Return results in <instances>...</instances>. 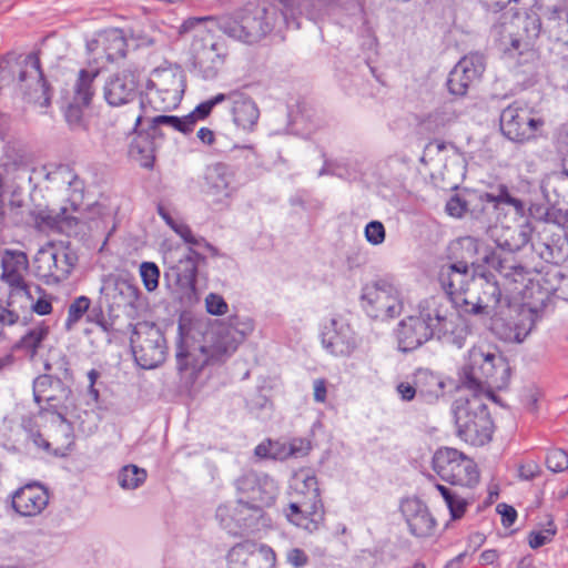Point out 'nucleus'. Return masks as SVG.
<instances>
[{
    "mask_svg": "<svg viewBox=\"0 0 568 568\" xmlns=\"http://www.w3.org/2000/svg\"><path fill=\"white\" fill-rule=\"evenodd\" d=\"M160 115L153 116L149 121V126L144 131L145 133H152V140H155L158 143H160V146L162 145L163 139H164V132L162 131L161 126L165 125L169 126L166 123H158L155 120Z\"/></svg>",
    "mask_w": 568,
    "mask_h": 568,
    "instance_id": "bf43d9fd",
    "label": "nucleus"
},
{
    "mask_svg": "<svg viewBox=\"0 0 568 568\" xmlns=\"http://www.w3.org/2000/svg\"><path fill=\"white\" fill-rule=\"evenodd\" d=\"M480 200L493 203L495 206L501 204L510 205L515 212L523 216L525 214V204L521 200L514 197L505 184H498L491 192H486L480 195Z\"/></svg>",
    "mask_w": 568,
    "mask_h": 568,
    "instance_id": "4c0bfd02",
    "label": "nucleus"
},
{
    "mask_svg": "<svg viewBox=\"0 0 568 568\" xmlns=\"http://www.w3.org/2000/svg\"><path fill=\"white\" fill-rule=\"evenodd\" d=\"M287 561L294 567H303L307 564V555L300 548H293L287 552Z\"/></svg>",
    "mask_w": 568,
    "mask_h": 568,
    "instance_id": "052dcab7",
    "label": "nucleus"
},
{
    "mask_svg": "<svg viewBox=\"0 0 568 568\" xmlns=\"http://www.w3.org/2000/svg\"><path fill=\"white\" fill-rule=\"evenodd\" d=\"M57 365L58 369L60 371L61 375L63 378H69L71 377V373H70V368H69V362L67 361L65 356H62L60 358V361H58L57 363H50V362H47L44 367L47 371H51L53 369V366Z\"/></svg>",
    "mask_w": 568,
    "mask_h": 568,
    "instance_id": "0e129e2a",
    "label": "nucleus"
},
{
    "mask_svg": "<svg viewBox=\"0 0 568 568\" xmlns=\"http://www.w3.org/2000/svg\"><path fill=\"white\" fill-rule=\"evenodd\" d=\"M445 210L453 217H462L467 211V203L458 195H454L447 201Z\"/></svg>",
    "mask_w": 568,
    "mask_h": 568,
    "instance_id": "864d4df0",
    "label": "nucleus"
},
{
    "mask_svg": "<svg viewBox=\"0 0 568 568\" xmlns=\"http://www.w3.org/2000/svg\"><path fill=\"white\" fill-rule=\"evenodd\" d=\"M476 274H469V267L466 262H457L445 265L439 272V282L446 294L450 297L466 292L469 280Z\"/></svg>",
    "mask_w": 568,
    "mask_h": 568,
    "instance_id": "c85d7f7f",
    "label": "nucleus"
},
{
    "mask_svg": "<svg viewBox=\"0 0 568 568\" xmlns=\"http://www.w3.org/2000/svg\"><path fill=\"white\" fill-rule=\"evenodd\" d=\"M140 276L146 291L153 292L159 286L160 268L153 262H143L140 265Z\"/></svg>",
    "mask_w": 568,
    "mask_h": 568,
    "instance_id": "c03bdc74",
    "label": "nucleus"
},
{
    "mask_svg": "<svg viewBox=\"0 0 568 568\" xmlns=\"http://www.w3.org/2000/svg\"><path fill=\"white\" fill-rule=\"evenodd\" d=\"M400 511L406 520L409 532L417 538H426L434 534L436 520L428 507L418 498H406L400 504Z\"/></svg>",
    "mask_w": 568,
    "mask_h": 568,
    "instance_id": "412c9836",
    "label": "nucleus"
},
{
    "mask_svg": "<svg viewBox=\"0 0 568 568\" xmlns=\"http://www.w3.org/2000/svg\"><path fill=\"white\" fill-rule=\"evenodd\" d=\"M457 436L473 446H484L491 440L494 422L481 394L471 393L454 403Z\"/></svg>",
    "mask_w": 568,
    "mask_h": 568,
    "instance_id": "20e7f679",
    "label": "nucleus"
},
{
    "mask_svg": "<svg viewBox=\"0 0 568 568\" xmlns=\"http://www.w3.org/2000/svg\"><path fill=\"white\" fill-rule=\"evenodd\" d=\"M324 348L335 356H347L355 348V341L348 325L332 318L322 333Z\"/></svg>",
    "mask_w": 568,
    "mask_h": 568,
    "instance_id": "b1692460",
    "label": "nucleus"
},
{
    "mask_svg": "<svg viewBox=\"0 0 568 568\" xmlns=\"http://www.w3.org/2000/svg\"><path fill=\"white\" fill-rule=\"evenodd\" d=\"M426 318L432 322L434 337L457 348L464 347L470 335L467 321L444 297L426 298Z\"/></svg>",
    "mask_w": 568,
    "mask_h": 568,
    "instance_id": "39448f33",
    "label": "nucleus"
},
{
    "mask_svg": "<svg viewBox=\"0 0 568 568\" xmlns=\"http://www.w3.org/2000/svg\"><path fill=\"white\" fill-rule=\"evenodd\" d=\"M99 75L98 70H80L74 84V102L89 105L94 94L93 82Z\"/></svg>",
    "mask_w": 568,
    "mask_h": 568,
    "instance_id": "58836bf2",
    "label": "nucleus"
},
{
    "mask_svg": "<svg viewBox=\"0 0 568 568\" xmlns=\"http://www.w3.org/2000/svg\"><path fill=\"white\" fill-rule=\"evenodd\" d=\"M49 327L44 324L37 325L30 328L19 342L16 343V351H23L30 358H33L41 343L47 338Z\"/></svg>",
    "mask_w": 568,
    "mask_h": 568,
    "instance_id": "e433bc0d",
    "label": "nucleus"
},
{
    "mask_svg": "<svg viewBox=\"0 0 568 568\" xmlns=\"http://www.w3.org/2000/svg\"><path fill=\"white\" fill-rule=\"evenodd\" d=\"M33 312L39 315H48L52 311L51 302L45 298H39L36 303L31 305Z\"/></svg>",
    "mask_w": 568,
    "mask_h": 568,
    "instance_id": "338daca9",
    "label": "nucleus"
},
{
    "mask_svg": "<svg viewBox=\"0 0 568 568\" xmlns=\"http://www.w3.org/2000/svg\"><path fill=\"white\" fill-rule=\"evenodd\" d=\"M510 365L493 346H473L462 368V385L471 393H485L493 398V389H505L510 381Z\"/></svg>",
    "mask_w": 568,
    "mask_h": 568,
    "instance_id": "f03ea898",
    "label": "nucleus"
},
{
    "mask_svg": "<svg viewBox=\"0 0 568 568\" xmlns=\"http://www.w3.org/2000/svg\"><path fill=\"white\" fill-rule=\"evenodd\" d=\"M531 45L532 43L526 42V38L523 34H520V32L516 33L515 36L510 34V48L514 51L523 53L524 51L528 50Z\"/></svg>",
    "mask_w": 568,
    "mask_h": 568,
    "instance_id": "680f3d73",
    "label": "nucleus"
},
{
    "mask_svg": "<svg viewBox=\"0 0 568 568\" xmlns=\"http://www.w3.org/2000/svg\"><path fill=\"white\" fill-rule=\"evenodd\" d=\"M251 320L232 316L227 321H216L205 334V341L217 362L229 356L252 333Z\"/></svg>",
    "mask_w": 568,
    "mask_h": 568,
    "instance_id": "9b49d317",
    "label": "nucleus"
},
{
    "mask_svg": "<svg viewBox=\"0 0 568 568\" xmlns=\"http://www.w3.org/2000/svg\"><path fill=\"white\" fill-rule=\"evenodd\" d=\"M58 388L62 393H69L70 390L64 387L60 377H53L50 374H43L37 377L33 382V397L37 404H41V402H45V407H40L39 415L42 416L44 414H52L57 417L60 423H67V418L63 413H61L58 408V405L54 404L57 396L51 392V388Z\"/></svg>",
    "mask_w": 568,
    "mask_h": 568,
    "instance_id": "5701e85b",
    "label": "nucleus"
},
{
    "mask_svg": "<svg viewBox=\"0 0 568 568\" xmlns=\"http://www.w3.org/2000/svg\"><path fill=\"white\" fill-rule=\"evenodd\" d=\"M499 122L501 133L508 140L518 143L532 139L538 128L542 125L541 120L532 118L529 110L518 103L505 108Z\"/></svg>",
    "mask_w": 568,
    "mask_h": 568,
    "instance_id": "4468645a",
    "label": "nucleus"
},
{
    "mask_svg": "<svg viewBox=\"0 0 568 568\" xmlns=\"http://www.w3.org/2000/svg\"><path fill=\"white\" fill-rule=\"evenodd\" d=\"M91 301L87 296L77 297L69 306L67 327L71 328L88 312Z\"/></svg>",
    "mask_w": 568,
    "mask_h": 568,
    "instance_id": "a18cd8bd",
    "label": "nucleus"
},
{
    "mask_svg": "<svg viewBox=\"0 0 568 568\" xmlns=\"http://www.w3.org/2000/svg\"><path fill=\"white\" fill-rule=\"evenodd\" d=\"M517 27L521 30L520 34L526 38V42L534 44L541 32V20L535 12L517 16Z\"/></svg>",
    "mask_w": 568,
    "mask_h": 568,
    "instance_id": "79ce46f5",
    "label": "nucleus"
},
{
    "mask_svg": "<svg viewBox=\"0 0 568 568\" xmlns=\"http://www.w3.org/2000/svg\"><path fill=\"white\" fill-rule=\"evenodd\" d=\"M418 396L426 402L437 399L444 393V383L427 371H420L416 375Z\"/></svg>",
    "mask_w": 568,
    "mask_h": 568,
    "instance_id": "c9c22d12",
    "label": "nucleus"
},
{
    "mask_svg": "<svg viewBox=\"0 0 568 568\" xmlns=\"http://www.w3.org/2000/svg\"><path fill=\"white\" fill-rule=\"evenodd\" d=\"M81 103H71L65 110L64 116L71 129L75 130L82 126L83 112Z\"/></svg>",
    "mask_w": 568,
    "mask_h": 568,
    "instance_id": "603ef678",
    "label": "nucleus"
},
{
    "mask_svg": "<svg viewBox=\"0 0 568 568\" xmlns=\"http://www.w3.org/2000/svg\"><path fill=\"white\" fill-rule=\"evenodd\" d=\"M192 64L204 79L216 78L225 63L227 49L224 41L216 39L205 29L199 30L191 44Z\"/></svg>",
    "mask_w": 568,
    "mask_h": 568,
    "instance_id": "1a4fd4ad",
    "label": "nucleus"
},
{
    "mask_svg": "<svg viewBox=\"0 0 568 568\" xmlns=\"http://www.w3.org/2000/svg\"><path fill=\"white\" fill-rule=\"evenodd\" d=\"M204 179L206 193L217 196L219 199L229 196L233 173L226 164L214 163L209 165Z\"/></svg>",
    "mask_w": 568,
    "mask_h": 568,
    "instance_id": "473e14b6",
    "label": "nucleus"
},
{
    "mask_svg": "<svg viewBox=\"0 0 568 568\" xmlns=\"http://www.w3.org/2000/svg\"><path fill=\"white\" fill-rule=\"evenodd\" d=\"M546 465L552 473H560L568 468V455L564 449H551L546 457Z\"/></svg>",
    "mask_w": 568,
    "mask_h": 568,
    "instance_id": "49530a36",
    "label": "nucleus"
},
{
    "mask_svg": "<svg viewBox=\"0 0 568 568\" xmlns=\"http://www.w3.org/2000/svg\"><path fill=\"white\" fill-rule=\"evenodd\" d=\"M447 506L449 508L452 518L459 519L465 514L467 503L464 498L455 494L453 499H450V504H447Z\"/></svg>",
    "mask_w": 568,
    "mask_h": 568,
    "instance_id": "6e6d98bb",
    "label": "nucleus"
},
{
    "mask_svg": "<svg viewBox=\"0 0 568 568\" xmlns=\"http://www.w3.org/2000/svg\"><path fill=\"white\" fill-rule=\"evenodd\" d=\"M140 75L133 70H123L113 74L103 88L104 99L112 106H121L139 95Z\"/></svg>",
    "mask_w": 568,
    "mask_h": 568,
    "instance_id": "6ab92c4d",
    "label": "nucleus"
},
{
    "mask_svg": "<svg viewBox=\"0 0 568 568\" xmlns=\"http://www.w3.org/2000/svg\"><path fill=\"white\" fill-rule=\"evenodd\" d=\"M106 40L110 47L106 48L109 59H115L125 54V40L119 31L108 33Z\"/></svg>",
    "mask_w": 568,
    "mask_h": 568,
    "instance_id": "09e8293b",
    "label": "nucleus"
},
{
    "mask_svg": "<svg viewBox=\"0 0 568 568\" xmlns=\"http://www.w3.org/2000/svg\"><path fill=\"white\" fill-rule=\"evenodd\" d=\"M19 81L26 83V94L29 100L41 108L50 105L51 92L41 70L37 53H29L22 61Z\"/></svg>",
    "mask_w": 568,
    "mask_h": 568,
    "instance_id": "f3484780",
    "label": "nucleus"
},
{
    "mask_svg": "<svg viewBox=\"0 0 568 568\" xmlns=\"http://www.w3.org/2000/svg\"><path fill=\"white\" fill-rule=\"evenodd\" d=\"M491 236L498 248L514 253L521 250L530 241L531 229L529 224L500 226L493 229Z\"/></svg>",
    "mask_w": 568,
    "mask_h": 568,
    "instance_id": "bb28decb",
    "label": "nucleus"
},
{
    "mask_svg": "<svg viewBox=\"0 0 568 568\" xmlns=\"http://www.w3.org/2000/svg\"><path fill=\"white\" fill-rule=\"evenodd\" d=\"M483 261L503 277L514 283L524 282L529 275V270L521 263L511 256H503L496 251L487 252Z\"/></svg>",
    "mask_w": 568,
    "mask_h": 568,
    "instance_id": "c756f323",
    "label": "nucleus"
},
{
    "mask_svg": "<svg viewBox=\"0 0 568 568\" xmlns=\"http://www.w3.org/2000/svg\"><path fill=\"white\" fill-rule=\"evenodd\" d=\"M284 514L290 523L310 532L317 530L324 521V506L312 507L308 503H288Z\"/></svg>",
    "mask_w": 568,
    "mask_h": 568,
    "instance_id": "cd10ccee",
    "label": "nucleus"
},
{
    "mask_svg": "<svg viewBox=\"0 0 568 568\" xmlns=\"http://www.w3.org/2000/svg\"><path fill=\"white\" fill-rule=\"evenodd\" d=\"M78 256L69 246L50 244L38 251L34 257L37 275L47 284H57L68 278Z\"/></svg>",
    "mask_w": 568,
    "mask_h": 568,
    "instance_id": "ddd939ff",
    "label": "nucleus"
},
{
    "mask_svg": "<svg viewBox=\"0 0 568 568\" xmlns=\"http://www.w3.org/2000/svg\"><path fill=\"white\" fill-rule=\"evenodd\" d=\"M534 327V320L531 310L523 311L520 313V320L514 323V328H510L509 333L505 334L503 338L509 342L521 343L530 333Z\"/></svg>",
    "mask_w": 568,
    "mask_h": 568,
    "instance_id": "37998d69",
    "label": "nucleus"
},
{
    "mask_svg": "<svg viewBox=\"0 0 568 568\" xmlns=\"http://www.w3.org/2000/svg\"><path fill=\"white\" fill-rule=\"evenodd\" d=\"M217 362L207 345L186 347L181 341L176 349V363L180 372L191 369L192 376L196 375L210 363Z\"/></svg>",
    "mask_w": 568,
    "mask_h": 568,
    "instance_id": "a878e982",
    "label": "nucleus"
},
{
    "mask_svg": "<svg viewBox=\"0 0 568 568\" xmlns=\"http://www.w3.org/2000/svg\"><path fill=\"white\" fill-rule=\"evenodd\" d=\"M227 561L230 568H272L275 554L265 545L245 540L231 548Z\"/></svg>",
    "mask_w": 568,
    "mask_h": 568,
    "instance_id": "a211bd4d",
    "label": "nucleus"
},
{
    "mask_svg": "<svg viewBox=\"0 0 568 568\" xmlns=\"http://www.w3.org/2000/svg\"><path fill=\"white\" fill-rule=\"evenodd\" d=\"M160 149V143L152 140V133L139 132L131 141L129 154L145 169L153 168L155 152Z\"/></svg>",
    "mask_w": 568,
    "mask_h": 568,
    "instance_id": "72a5a7b5",
    "label": "nucleus"
},
{
    "mask_svg": "<svg viewBox=\"0 0 568 568\" xmlns=\"http://www.w3.org/2000/svg\"><path fill=\"white\" fill-rule=\"evenodd\" d=\"M497 511L501 515V523L505 527H510L517 518V511L510 505L499 504Z\"/></svg>",
    "mask_w": 568,
    "mask_h": 568,
    "instance_id": "4d7b16f0",
    "label": "nucleus"
},
{
    "mask_svg": "<svg viewBox=\"0 0 568 568\" xmlns=\"http://www.w3.org/2000/svg\"><path fill=\"white\" fill-rule=\"evenodd\" d=\"M172 230L190 245L189 253L171 265L164 273V281L172 294L183 306H192L199 301L195 288L197 267L206 263L207 252L212 257L220 256L219 250L202 236H195L189 225L178 222Z\"/></svg>",
    "mask_w": 568,
    "mask_h": 568,
    "instance_id": "f257e3e1",
    "label": "nucleus"
},
{
    "mask_svg": "<svg viewBox=\"0 0 568 568\" xmlns=\"http://www.w3.org/2000/svg\"><path fill=\"white\" fill-rule=\"evenodd\" d=\"M464 312L470 315L495 316L503 307L509 306L508 296H504L496 276L491 273H478L473 277V288L468 297L462 301Z\"/></svg>",
    "mask_w": 568,
    "mask_h": 568,
    "instance_id": "0eeeda50",
    "label": "nucleus"
},
{
    "mask_svg": "<svg viewBox=\"0 0 568 568\" xmlns=\"http://www.w3.org/2000/svg\"><path fill=\"white\" fill-rule=\"evenodd\" d=\"M433 469L452 485L471 487L479 479L474 460L455 448L438 449L433 457Z\"/></svg>",
    "mask_w": 568,
    "mask_h": 568,
    "instance_id": "f8f14e48",
    "label": "nucleus"
},
{
    "mask_svg": "<svg viewBox=\"0 0 568 568\" xmlns=\"http://www.w3.org/2000/svg\"><path fill=\"white\" fill-rule=\"evenodd\" d=\"M434 337L430 320L426 318V300L418 305V315H412L400 321L397 328L399 351L412 352Z\"/></svg>",
    "mask_w": 568,
    "mask_h": 568,
    "instance_id": "2eb2a0df",
    "label": "nucleus"
},
{
    "mask_svg": "<svg viewBox=\"0 0 568 568\" xmlns=\"http://www.w3.org/2000/svg\"><path fill=\"white\" fill-rule=\"evenodd\" d=\"M548 527L542 531H531L528 536V544L532 549H537L551 541L556 535L557 529L552 520L548 521Z\"/></svg>",
    "mask_w": 568,
    "mask_h": 568,
    "instance_id": "de8ad7c7",
    "label": "nucleus"
},
{
    "mask_svg": "<svg viewBox=\"0 0 568 568\" xmlns=\"http://www.w3.org/2000/svg\"><path fill=\"white\" fill-rule=\"evenodd\" d=\"M518 471L521 479L530 480L539 474V466L535 463H527L521 465Z\"/></svg>",
    "mask_w": 568,
    "mask_h": 568,
    "instance_id": "e2e57ef3",
    "label": "nucleus"
},
{
    "mask_svg": "<svg viewBox=\"0 0 568 568\" xmlns=\"http://www.w3.org/2000/svg\"><path fill=\"white\" fill-rule=\"evenodd\" d=\"M365 237L373 245L382 244L385 240V227L379 221H371L365 227Z\"/></svg>",
    "mask_w": 568,
    "mask_h": 568,
    "instance_id": "8fccbe9b",
    "label": "nucleus"
},
{
    "mask_svg": "<svg viewBox=\"0 0 568 568\" xmlns=\"http://www.w3.org/2000/svg\"><path fill=\"white\" fill-rule=\"evenodd\" d=\"M290 503H308L312 507L322 508L317 478L308 470L294 474L290 485Z\"/></svg>",
    "mask_w": 568,
    "mask_h": 568,
    "instance_id": "393cba45",
    "label": "nucleus"
},
{
    "mask_svg": "<svg viewBox=\"0 0 568 568\" xmlns=\"http://www.w3.org/2000/svg\"><path fill=\"white\" fill-rule=\"evenodd\" d=\"M206 311L212 315H222L227 312V304L217 294L210 293L205 298Z\"/></svg>",
    "mask_w": 568,
    "mask_h": 568,
    "instance_id": "3c124183",
    "label": "nucleus"
},
{
    "mask_svg": "<svg viewBox=\"0 0 568 568\" xmlns=\"http://www.w3.org/2000/svg\"><path fill=\"white\" fill-rule=\"evenodd\" d=\"M397 390L404 400H412L416 394L418 395L417 386L414 387L409 383H400Z\"/></svg>",
    "mask_w": 568,
    "mask_h": 568,
    "instance_id": "69168bd1",
    "label": "nucleus"
},
{
    "mask_svg": "<svg viewBox=\"0 0 568 568\" xmlns=\"http://www.w3.org/2000/svg\"><path fill=\"white\" fill-rule=\"evenodd\" d=\"M233 122L236 126L252 131L260 118V110L253 99L244 92L235 95L231 108Z\"/></svg>",
    "mask_w": 568,
    "mask_h": 568,
    "instance_id": "2f4dec72",
    "label": "nucleus"
},
{
    "mask_svg": "<svg viewBox=\"0 0 568 568\" xmlns=\"http://www.w3.org/2000/svg\"><path fill=\"white\" fill-rule=\"evenodd\" d=\"M20 316L17 312L9 310L8 307H4L0 303V336L3 334V327L7 325H13L18 323Z\"/></svg>",
    "mask_w": 568,
    "mask_h": 568,
    "instance_id": "5fc2aeb1",
    "label": "nucleus"
},
{
    "mask_svg": "<svg viewBox=\"0 0 568 568\" xmlns=\"http://www.w3.org/2000/svg\"><path fill=\"white\" fill-rule=\"evenodd\" d=\"M485 71L481 54L473 53L462 58L448 74L446 82L448 92L455 97H464L468 89L478 82Z\"/></svg>",
    "mask_w": 568,
    "mask_h": 568,
    "instance_id": "dca6fc26",
    "label": "nucleus"
},
{
    "mask_svg": "<svg viewBox=\"0 0 568 568\" xmlns=\"http://www.w3.org/2000/svg\"><path fill=\"white\" fill-rule=\"evenodd\" d=\"M29 266L28 256L21 251L6 250L1 258V278L12 287L11 297L14 294L32 298L24 281V273Z\"/></svg>",
    "mask_w": 568,
    "mask_h": 568,
    "instance_id": "aec40b11",
    "label": "nucleus"
},
{
    "mask_svg": "<svg viewBox=\"0 0 568 568\" xmlns=\"http://www.w3.org/2000/svg\"><path fill=\"white\" fill-rule=\"evenodd\" d=\"M182 80L171 71L154 70L152 78L148 80L146 91L140 97V109L146 115L149 110L166 112L175 108L181 100ZM144 115H138L135 128L139 126Z\"/></svg>",
    "mask_w": 568,
    "mask_h": 568,
    "instance_id": "423d86ee",
    "label": "nucleus"
},
{
    "mask_svg": "<svg viewBox=\"0 0 568 568\" xmlns=\"http://www.w3.org/2000/svg\"><path fill=\"white\" fill-rule=\"evenodd\" d=\"M326 384L324 379H316L314 382V399L318 403H323L326 399Z\"/></svg>",
    "mask_w": 568,
    "mask_h": 568,
    "instance_id": "774afa93",
    "label": "nucleus"
},
{
    "mask_svg": "<svg viewBox=\"0 0 568 568\" xmlns=\"http://www.w3.org/2000/svg\"><path fill=\"white\" fill-rule=\"evenodd\" d=\"M212 109L213 105H211L210 101L207 100L205 102L200 103L192 113L184 118L161 114L155 121L158 123H166L169 128H172L176 131L186 134L193 131L196 120H203L206 116H209Z\"/></svg>",
    "mask_w": 568,
    "mask_h": 568,
    "instance_id": "f704fd0d",
    "label": "nucleus"
},
{
    "mask_svg": "<svg viewBox=\"0 0 568 568\" xmlns=\"http://www.w3.org/2000/svg\"><path fill=\"white\" fill-rule=\"evenodd\" d=\"M48 504L49 491L38 483L27 484L12 495V508L23 517L40 515Z\"/></svg>",
    "mask_w": 568,
    "mask_h": 568,
    "instance_id": "4be33fe9",
    "label": "nucleus"
},
{
    "mask_svg": "<svg viewBox=\"0 0 568 568\" xmlns=\"http://www.w3.org/2000/svg\"><path fill=\"white\" fill-rule=\"evenodd\" d=\"M148 473L144 468L129 464L123 466L118 474V483L122 489L133 490L146 480Z\"/></svg>",
    "mask_w": 568,
    "mask_h": 568,
    "instance_id": "a19ab883",
    "label": "nucleus"
},
{
    "mask_svg": "<svg viewBox=\"0 0 568 568\" xmlns=\"http://www.w3.org/2000/svg\"><path fill=\"white\" fill-rule=\"evenodd\" d=\"M239 498L234 509V519L240 527L250 528L261 516L264 507H270L276 499V481L265 473L248 470L234 481Z\"/></svg>",
    "mask_w": 568,
    "mask_h": 568,
    "instance_id": "7ed1b4c3",
    "label": "nucleus"
},
{
    "mask_svg": "<svg viewBox=\"0 0 568 568\" xmlns=\"http://www.w3.org/2000/svg\"><path fill=\"white\" fill-rule=\"evenodd\" d=\"M235 36L245 43L258 42L272 31V24L267 22L265 10L253 16H245L241 24L234 30Z\"/></svg>",
    "mask_w": 568,
    "mask_h": 568,
    "instance_id": "7c9ffc66",
    "label": "nucleus"
},
{
    "mask_svg": "<svg viewBox=\"0 0 568 568\" xmlns=\"http://www.w3.org/2000/svg\"><path fill=\"white\" fill-rule=\"evenodd\" d=\"M361 300L366 313L376 320L394 318L403 311L399 291L386 278L367 283L362 290Z\"/></svg>",
    "mask_w": 568,
    "mask_h": 568,
    "instance_id": "9d476101",
    "label": "nucleus"
},
{
    "mask_svg": "<svg viewBox=\"0 0 568 568\" xmlns=\"http://www.w3.org/2000/svg\"><path fill=\"white\" fill-rule=\"evenodd\" d=\"M113 298L118 305L136 307L141 296L138 286L126 280H119L112 287Z\"/></svg>",
    "mask_w": 568,
    "mask_h": 568,
    "instance_id": "ea45409f",
    "label": "nucleus"
},
{
    "mask_svg": "<svg viewBox=\"0 0 568 568\" xmlns=\"http://www.w3.org/2000/svg\"><path fill=\"white\" fill-rule=\"evenodd\" d=\"M311 449L310 442L305 439H293L290 443V450L287 453L288 456L293 457H302L305 456Z\"/></svg>",
    "mask_w": 568,
    "mask_h": 568,
    "instance_id": "13d9d810",
    "label": "nucleus"
},
{
    "mask_svg": "<svg viewBox=\"0 0 568 568\" xmlns=\"http://www.w3.org/2000/svg\"><path fill=\"white\" fill-rule=\"evenodd\" d=\"M130 344L134 358L142 368H155L165 361L166 341L154 323L139 322L133 325Z\"/></svg>",
    "mask_w": 568,
    "mask_h": 568,
    "instance_id": "6e6552de",
    "label": "nucleus"
}]
</instances>
